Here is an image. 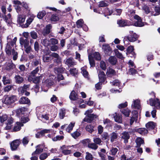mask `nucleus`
<instances>
[{"label": "nucleus", "mask_w": 160, "mask_h": 160, "mask_svg": "<svg viewBox=\"0 0 160 160\" xmlns=\"http://www.w3.org/2000/svg\"><path fill=\"white\" fill-rule=\"evenodd\" d=\"M7 120L6 122V126L5 127L6 130H9L11 129L12 125V124L13 123V119L10 116H8L7 115H3L2 116H0V122L3 123L6 120Z\"/></svg>", "instance_id": "obj_1"}, {"label": "nucleus", "mask_w": 160, "mask_h": 160, "mask_svg": "<svg viewBox=\"0 0 160 160\" xmlns=\"http://www.w3.org/2000/svg\"><path fill=\"white\" fill-rule=\"evenodd\" d=\"M92 112V109L87 110L85 113V114L87 116L84 119L83 121L90 123L93 120L94 118H96V115L93 114H91Z\"/></svg>", "instance_id": "obj_2"}, {"label": "nucleus", "mask_w": 160, "mask_h": 160, "mask_svg": "<svg viewBox=\"0 0 160 160\" xmlns=\"http://www.w3.org/2000/svg\"><path fill=\"white\" fill-rule=\"evenodd\" d=\"M17 100L16 96L12 95L10 96H6L5 97L4 103L5 104H10L13 103Z\"/></svg>", "instance_id": "obj_3"}, {"label": "nucleus", "mask_w": 160, "mask_h": 160, "mask_svg": "<svg viewBox=\"0 0 160 160\" xmlns=\"http://www.w3.org/2000/svg\"><path fill=\"white\" fill-rule=\"evenodd\" d=\"M149 104L151 106H154L157 109L160 108V102L158 98L153 100L152 98L149 99Z\"/></svg>", "instance_id": "obj_4"}, {"label": "nucleus", "mask_w": 160, "mask_h": 160, "mask_svg": "<svg viewBox=\"0 0 160 160\" xmlns=\"http://www.w3.org/2000/svg\"><path fill=\"white\" fill-rule=\"evenodd\" d=\"M21 143L19 139H16L10 143V147L12 150H16Z\"/></svg>", "instance_id": "obj_5"}, {"label": "nucleus", "mask_w": 160, "mask_h": 160, "mask_svg": "<svg viewBox=\"0 0 160 160\" xmlns=\"http://www.w3.org/2000/svg\"><path fill=\"white\" fill-rule=\"evenodd\" d=\"M33 77L32 75L29 76L28 78V81H32L33 83L38 84L40 82V80L42 77V75H41L40 76L36 77L34 78Z\"/></svg>", "instance_id": "obj_6"}, {"label": "nucleus", "mask_w": 160, "mask_h": 160, "mask_svg": "<svg viewBox=\"0 0 160 160\" xmlns=\"http://www.w3.org/2000/svg\"><path fill=\"white\" fill-rule=\"evenodd\" d=\"M134 18L137 20L134 24V25L137 27H142L144 26L143 23L142 22L140 18L137 15H135L134 17Z\"/></svg>", "instance_id": "obj_7"}, {"label": "nucleus", "mask_w": 160, "mask_h": 160, "mask_svg": "<svg viewBox=\"0 0 160 160\" xmlns=\"http://www.w3.org/2000/svg\"><path fill=\"white\" fill-rule=\"evenodd\" d=\"M98 76L100 81L104 83H106L107 82L106 80V75L103 71H100Z\"/></svg>", "instance_id": "obj_8"}, {"label": "nucleus", "mask_w": 160, "mask_h": 160, "mask_svg": "<svg viewBox=\"0 0 160 160\" xmlns=\"http://www.w3.org/2000/svg\"><path fill=\"white\" fill-rule=\"evenodd\" d=\"M44 146L42 145H38L36 147L35 151L32 152V155H34L35 154H39L42 152L43 151Z\"/></svg>", "instance_id": "obj_9"}, {"label": "nucleus", "mask_w": 160, "mask_h": 160, "mask_svg": "<svg viewBox=\"0 0 160 160\" xmlns=\"http://www.w3.org/2000/svg\"><path fill=\"white\" fill-rule=\"evenodd\" d=\"M130 33L132 34L130 37H127V39L131 42H134L136 41L138 38V36L135 33H133L132 31H130Z\"/></svg>", "instance_id": "obj_10"}, {"label": "nucleus", "mask_w": 160, "mask_h": 160, "mask_svg": "<svg viewBox=\"0 0 160 160\" xmlns=\"http://www.w3.org/2000/svg\"><path fill=\"white\" fill-rule=\"evenodd\" d=\"M76 63L73 59L72 58H70L67 59L65 62L66 64L70 67L75 65Z\"/></svg>", "instance_id": "obj_11"}, {"label": "nucleus", "mask_w": 160, "mask_h": 160, "mask_svg": "<svg viewBox=\"0 0 160 160\" xmlns=\"http://www.w3.org/2000/svg\"><path fill=\"white\" fill-rule=\"evenodd\" d=\"M23 124L22 123L17 122L15 124L12 130V131L15 132L19 131L21 129V127L23 126Z\"/></svg>", "instance_id": "obj_12"}, {"label": "nucleus", "mask_w": 160, "mask_h": 160, "mask_svg": "<svg viewBox=\"0 0 160 160\" xmlns=\"http://www.w3.org/2000/svg\"><path fill=\"white\" fill-rule=\"evenodd\" d=\"M102 49L104 50L105 53L107 55L110 54L111 49L108 44H104L102 46Z\"/></svg>", "instance_id": "obj_13"}, {"label": "nucleus", "mask_w": 160, "mask_h": 160, "mask_svg": "<svg viewBox=\"0 0 160 160\" xmlns=\"http://www.w3.org/2000/svg\"><path fill=\"white\" fill-rule=\"evenodd\" d=\"M140 101L139 99L134 100L133 103L132 105V108L136 109H139L140 108Z\"/></svg>", "instance_id": "obj_14"}, {"label": "nucleus", "mask_w": 160, "mask_h": 160, "mask_svg": "<svg viewBox=\"0 0 160 160\" xmlns=\"http://www.w3.org/2000/svg\"><path fill=\"white\" fill-rule=\"evenodd\" d=\"M52 26L51 24L47 25L45 28L43 30L42 33L43 35L46 36L50 32V30L52 28Z\"/></svg>", "instance_id": "obj_15"}, {"label": "nucleus", "mask_w": 160, "mask_h": 160, "mask_svg": "<svg viewBox=\"0 0 160 160\" xmlns=\"http://www.w3.org/2000/svg\"><path fill=\"white\" fill-rule=\"evenodd\" d=\"M116 74L115 71L112 68H109L107 69L106 74L108 77H112L115 75Z\"/></svg>", "instance_id": "obj_16"}, {"label": "nucleus", "mask_w": 160, "mask_h": 160, "mask_svg": "<svg viewBox=\"0 0 160 160\" xmlns=\"http://www.w3.org/2000/svg\"><path fill=\"white\" fill-rule=\"evenodd\" d=\"M19 41L21 45L24 46V48L29 46V42L27 39H24L23 38H21Z\"/></svg>", "instance_id": "obj_17"}, {"label": "nucleus", "mask_w": 160, "mask_h": 160, "mask_svg": "<svg viewBox=\"0 0 160 160\" xmlns=\"http://www.w3.org/2000/svg\"><path fill=\"white\" fill-rule=\"evenodd\" d=\"M19 102L21 104H28L30 103V101L27 97H23L20 99Z\"/></svg>", "instance_id": "obj_18"}, {"label": "nucleus", "mask_w": 160, "mask_h": 160, "mask_svg": "<svg viewBox=\"0 0 160 160\" xmlns=\"http://www.w3.org/2000/svg\"><path fill=\"white\" fill-rule=\"evenodd\" d=\"M29 85H24L23 87H21L19 89V93L20 92L21 94L24 93V92L28 90L29 87Z\"/></svg>", "instance_id": "obj_19"}, {"label": "nucleus", "mask_w": 160, "mask_h": 160, "mask_svg": "<svg viewBox=\"0 0 160 160\" xmlns=\"http://www.w3.org/2000/svg\"><path fill=\"white\" fill-rule=\"evenodd\" d=\"M119 26L121 27H123L127 26L129 25V24L128 22L126 20H121L117 22Z\"/></svg>", "instance_id": "obj_20"}, {"label": "nucleus", "mask_w": 160, "mask_h": 160, "mask_svg": "<svg viewBox=\"0 0 160 160\" xmlns=\"http://www.w3.org/2000/svg\"><path fill=\"white\" fill-rule=\"evenodd\" d=\"M155 126V123L152 122H149L146 124V127L149 130L154 129Z\"/></svg>", "instance_id": "obj_21"}, {"label": "nucleus", "mask_w": 160, "mask_h": 160, "mask_svg": "<svg viewBox=\"0 0 160 160\" xmlns=\"http://www.w3.org/2000/svg\"><path fill=\"white\" fill-rule=\"evenodd\" d=\"M122 138L124 139V142L127 143L128 139L129 138V135L128 132H124L122 133Z\"/></svg>", "instance_id": "obj_22"}, {"label": "nucleus", "mask_w": 160, "mask_h": 160, "mask_svg": "<svg viewBox=\"0 0 160 160\" xmlns=\"http://www.w3.org/2000/svg\"><path fill=\"white\" fill-rule=\"evenodd\" d=\"M116 115L114 116V118L115 122L119 123H122V119L121 115L117 114L115 113Z\"/></svg>", "instance_id": "obj_23"}, {"label": "nucleus", "mask_w": 160, "mask_h": 160, "mask_svg": "<svg viewBox=\"0 0 160 160\" xmlns=\"http://www.w3.org/2000/svg\"><path fill=\"white\" fill-rule=\"evenodd\" d=\"M81 73L83 76L86 78L88 79L89 75L88 72L86 70V67L85 66L81 68Z\"/></svg>", "instance_id": "obj_24"}, {"label": "nucleus", "mask_w": 160, "mask_h": 160, "mask_svg": "<svg viewBox=\"0 0 160 160\" xmlns=\"http://www.w3.org/2000/svg\"><path fill=\"white\" fill-rule=\"evenodd\" d=\"M14 78L16 83L18 84L21 83L24 80L23 78L19 75H16Z\"/></svg>", "instance_id": "obj_25"}, {"label": "nucleus", "mask_w": 160, "mask_h": 160, "mask_svg": "<svg viewBox=\"0 0 160 160\" xmlns=\"http://www.w3.org/2000/svg\"><path fill=\"white\" fill-rule=\"evenodd\" d=\"M54 84V82L51 79H47L44 82V85L45 86L48 87V88L49 87L53 85Z\"/></svg>", "instance_id": "obj_26"}, {"label": "nucleus", "mask_w": 160, "mask_h": 160, "mask_svg": "<svg viewBox=\"0 0 160 160\" xmlns=\"http://www.w3.org/2000/svg\"><path fill=\"white\" fill-rule=\"evenodd\" d=\"M134 112L135 115L133 116H132L130 120V124L132 125L135 121H136L137 119V114L138 113L137 111H135L132 112V113Z\"/></svg>", "instance_id": "obj_27"}, {"label": "nucleus", "mask_w": 160, "mask_h": 160, "mask_svg": "<svg viewBox=\"0 0 160 160\" xmlns=\"http://www.w3.org/2000/svg\"><path fill=\"white\" fill-rule=\"evenodd\" d=\"M35 17L33 15H32L31 18H29L27 20L26 23L25 24L24 27L25 28H27L28 27L30 24L32 22L33 20V18Z\"/></svg>", "instance_id": "obj_28"}, {"label": "nucleus", "mask_w": 160, "mask_h": 160, "mask_svg": "<svg viewBox=\"0 0 160 160\" xmlns=\"http://www.w3.org/2000/svg\"><path fill=\"white\" fill-rule=\"evenodd\" d=\"M2 82L4 85L10 84L11 82V80L8 78L6 76H3L2 78Z\"/></svg>", "instance_id": "obj_29"}, {"label": "nucleus", "mask_w": 160, "mask_h": 160, "mask_svg": "<svg viewBox=\"0 0 160 160\" xmlns=\"http://www.w3.org/2000/svg\"><path fill=\"white\" fill-rule=\"evenodd\" d=\"M50 40L45 38L42 40L41 43L45 47H48L50 44Z\"/></svg>", "instance_id": "obj_30"}, {"label": "nucleus", "mask_w": 160, "mask_h": 160, "mask_svg": "<svg viewBox=\"0 0 160 160\" xmlns=\"http://www.w3.org/2000/svg\"><path fill=\"white\" fill-rule=\"evenodd\" d=\"M65 70V68L62 67L55 68H54V72L56 74H58L59 73H62Z\"/></svg>", "instance_id": "obj_31"}, {"label": "nucleus", "mask_w": 160, "mask_h": 160, "mask_svg": "<svg viewBox=\"0 0 160 160\" xmlns=\"http://www.w3.org/2000/svg\"><path fill=\"white\" fill-rule=\"evenodd\" d=\"M137 132L142 135H145L148 132V130L144 128H139L137 130Z\"/></svg>", "instance_id": "obj_32"}, {"label": "nucleus", "mask_w": 160, "mask_h": 160, "mask_svg": "<svg viewBox=\"0 0 160 160\" xmlns=\"http://www.w3.org/2000/svg\"><path fill=\"white\" fill-rule=\"evenodd\" d=\"M11 15L10 13L8 14L7 16L5 15L3 16L4 20L8 24H9L11 22Z\"/></svg>", "instance_id": "obj_33"}, {"label": "nucleus", "mask_w": 160, "mask_h": 160, "mask_svg": "<svg viewBox=\"0 0 160 160\" xmlns=\"http://www.w3.org/2000/svg\"><path fill=\"white\" fill-rule=\"evenodd\" d=\"M118 137V134L117 133L115 132L112 133L110 135L111 142H113Z\"/></svg>", "instance_id": "obj_34"}, {"label": "nucleus", "mask_w": 160, "mask_h": 160, "mask_svg": "<svg viewBox=\"0 0 160 160\" xmlns=\"http://www.w3.org/2000/svg\"><path fill=\"white\" fill-rule=\"evenodd\" d=\"M109 62L111 64L114 65L117 62V59L115 57L111 56L109 58Z\"/></svg>", "instance_id": "obj_35"}, {"label": "nucleus", "mask_w": 160, "mask_h": 160, "mask_svg": "<svg viewBox=\"0 0 160 160\" xmlns=\"http://www.w3.org/2000/svg\"><path fill=\"white\" fill-rule=\"evenodd\" d=\"M52 60L50 55L49 56L43 55L42 57V60L44 62H48Z\"/></svg>", "instance_id": "obj_36"}, {"label": "nucleus", "mask_w": 160, "mask_h": 160, "mask_svg": "<svg viewBox=\"0 0 160 160\" xmlns=\"http://www.w3.org/2000/svg\"><path fill=\"white\" fill-rule=\"evenodd\" d=\"M84 25V22L82 19H80L76 22V26L78 28H82Z\"/></svg>", "instance_id": "obj_37"}, {"label": "nucleus", "mask_w": 160, "mask_h": 160, "mask_svg": "<svg viewBox=\"0 0 160 160\" xmlns=\"http://www.w3.org/2000/svg\"><path fill=\"white\" fill-rule=\"evenodd\" d=\"M69 98L71 100H75L77 98V95L75 92L72 91L69 96Z\"/></svg>", "instance_id": "obj_38"}, {"label": "nucleus", "mask_w": 160, "mask_h": 160, "mask_svg": "<svg viewBox=\"0 0 160 160\" xmlns=\"http://www.w3.org/2000/svg\"><path fill=\"white\" fill-rule=\"evenodd\" d=\"M75 122H71L68 125V127L66 128V131L68 132H70L72 130L73 127L75 125Z\"/></svg>", "instance_id": "obj_39"}, {"label": "nucleus", "mask_w": 160, "mask_h": 160, "mask_svg": "<svg viewBox=\"0 0 160 160\" xmlns=\"http://www.w3.org/2000/svg\"><path fill=\"white\" fill-rule=\"evenodd\" d=\"M59 19L58 16L56 14H52L50 18V20L52 22L57 21L59 20Z\"/></svg>", "instance_id": "obj_40"}, {"label": "nucleus", "mask_w": 160, "mask_h": 160, "mask_svg": "<svg viewBox=\"0 0 160 160\" xmlns=\"http://www.w3.org/2000/svg\"><path fill=\"white\" fill-rule=\"evenodd\" d=\"M88 147L94 150H96L98 147L95 143L92 142L88 144Z\"/></svg>", "instance_id": "obj_41"}, {"label": "nucleus", "mask_w": 160, "mask_h": 160, "mask_svg": "<svg viewBox=\"0 0 160 160\" xmlns=\"http://www.w3.org/2000/svg\"><path fill=\"white\" fill-rule=\"evenodd\" d=\"M85 160H93L94 158L92 155L88 152H86Z\"/></svg>", "instance_id": "obj_42"}, {"label": "nucleus", "mask_w": 160, "mask_h": 160, "mask_svg": "<svg viewBox=\"0 0 160 160\" xmlns=\"http://www.w3.org/2000/svg\"><path fill=\"white\" fill-rule=\"evenodd\" d=\"M25 17L24 16L19 15L18 16L17 21L20 23L23 22L25 21Z\"/></svg>", "instance_id": "obj_43"}, {"label": "nucleus", "mask_w": 160, "mask_h": 160, "mask_svg": "<svg viewBox=\"0 0 160 160\" xmlns=\"http://www.w3.org/2000/svg\"><path fill=\"white\" fill-rule=\"evenodd\" d=\"M15 67V65L12 62V61H11L10 62L8 63L7 64V66H6V69L7 70H9L11 69H13Z\"/></svg>", "instance_id": "obj_44"}, {"label": "nucleus", "mask_w": 160, "mask_h": 160, "mask_svg": "<svg viewBox=\"0 0 160 160\" xmlns=\"http://www.w3.org/2000/svg\"><path fill=\"white\" fill-rule=\"evenodd\" d=\"M114 52L115 54V55L118 58L122 59L123 58V57L122 53H120L118 49H115L114 50Z\"/></svg>", "instance_id": "obj_45"}, {"label": "nucleus", "mask_w": 160, "mask_h": 160, "mask_svg": "<svg viewBox=\"0 0 160 160\" xmlns=\"http://www.w3.org/2000/svg\"><path fill=\"white\" fill-rule=\"evenodd\" d=\"M136 142L137 144V147H139L142 144L144 143L143 140L140 138H138L136 140Z\"/></svg>", "instance_id": "obj_46"}, {"label": "nucleus", "mask_w": 160, "mask_h": 160, "mask_svg": "<svg viewBox=\"0 0 160 160\" xmlns=\"http://www.w3.org/2000/svg\"><path fill=\"white\" fill-rule=\"evenodd\" d=\"M46 13V12L45 11L40 12L37 15V17L40 19H41L45 15Z\"/></svg>", "instance_id": "obj_47"}, {"label": "nucleus", "mask_w": 160, "mask_h": 160, "mask_svg": "<svg viewBox=\"0 0 160 160\" xmlns=\"http://www.w3.org/2000/svg\"><path fill=\"white\" fill-rule=\"evenodd\" d=\"M11 48L9 45H7L5 51L6 53L8 55H10L11 53Z\"/></svg>", "instance_id": "obj_48"}, {"label": "nucleus", "mask_w": 160, "mask_h": 160, "mask_svg": "<svg viewBox=\"0 0 160 160\" xmlns=\"http://www.w3.org/2000/svg\"><path fill=\"white\" fill-rule=\"evenodd\" d=\"M122 112L126 117H129L131 111L128 109L122 110Z\"/></svg>", "instance_id": "obj_49"}, {"label": "nucleus", "mask_w": 160, "mask_h": 160, "mask_svg": "<svg viewBox=\"0 0 160 160\" xmlns=\"http://www.w3.org/2000/svg\"><path fill=\"white\" fill-rule=\"evenodd\" d=\"M50 155L49 153H48V154L46 153H44L41 154L39 156V158L40 159L42 160H43L46 159L48 157V156H49Z\"/></svg>", "instance_id": "obj_50"}, {"label": "nucleus", "mask_w": 160, "mask_h": 160, "mask_svg": "<svg viewBox=\"0 0 160 160\" xmlns=\"http://www.w3.org/2000/svg\"><path fill=\"white\" fill-rule=\"evenodd\" d=\"M12 53L13 56L12 58L13 60H16L18 57V54L17 52H15L14 50V49H13L12 50Z\"/></svg>", "instance_id": "obj_51"}, {"label": "nucleus", "mask_w": 160, "mask_h": 160, "mask_svg": "<svg viewBox=\"0 0 160 160\" xmlns=\"http://www.w3.org/2000/svg\"><path fill=\"white\" fill-rule=\"evenodd\" d=\"M88 59L90 64L91 67H93L95 65V63L93 58L92 57L91 55H89Z\"/></svg>", "instance_id": "obj_52"}, {"label": "nucleus", "mask_w": 160, "mask_h": 160, "mask_svg": "<svg viewBox=\"0 0 160 160\" xmlns=\"http://www.w3.org/2000/svg\"><path fill=\"white\" fill-rule=\"evenodd\" d=\"M94 143H95L96 145L97 144H98V145H101L102 144H101V142H102V141L100 138H93V140Z\"/></svg>", "instance_id": "obj_53"}, {"label": "nucleus", "mask_w": 160, "mask_h": 160, "mask_svg": "<svg viewBox=\"0 0 160 160\" xmlns=\"http://www.w3.org/2000/svg\"><path fill=\"white\" fill-rule=\"evenodd\" d=\"M94 127L91 125H87L86 127V130L87 131H88L90 133H92L94 131L93 129Z\"/></svg>", "instance_id": "obj_54"}, {"label": "nucleus", "mask_w": 160, "mask_h": 160, "mask_svg": "<svg viewBox=\"0 0 160 160\" xmlns=\"http://www.w3.org/2000/svg\"><path fill=\"white\" fill-rule=\"evenodd\" d=\"M112 85L113 86H116L120 87L121 84V83L118 80H115L112 82Z\"/></svg>", "instance_id": "obj_55"}, {"label": "nucleus", "mask_w": 160, "mask_h": 160, "mask_svg": "<svg viewBox=\"0 0 160 160\" xmlns=\"http://www.w3.org/2000/svg\"><path fill=\"white\" fill-rule=\"evenodd\" d=\"M80 135V133L77 131L74 132L73 133H71V135L74 138H76L79 137Z\"/></svg>", "instance_id": "obj_56"}, {"label": "nucleus", "mask_w": 160, "mask_h": 160, "mask_svg": "<svg viewBox=\"0 0 160 160\" xmlns=\"http://www.w3.org/2000/svg\"><path fill=\"white\" fill-rule=\"evenodd\" d=\"M25 51L27 53H29L33 52L32 49L30 46L25 48Z\"/></svg>", "instance_id": "obj_57"}, {"label": "nucleus", "mask_w": 160, "mask_h": 160, "mask_svg": "<svg viewBox=\"0 0 160 160\" xmlns=\"http://www.w3.org/2000/svg\"><path fill=\"white\" fill-rule=\"evenodd\" d=\"M133 50L134 48L133 46H130L127 49V51L129 53V54L131 53L132 54H133L134 53V52H133Z\"/></svg>", "instance_id": "obj_58"}, {"label": "nucleus", "mask_w": 160, "mask_h": 160, "mask_svg": "<svg viewBox=\"0 0 160 160\" xmlns=\"http://www.w3.org/2000/svg\"><path fill=\"white\" fill-rule=\"evenodd\" d=\"M29 141V139L28 137H24L22 140V143L24 145L27 144Z\"/></svg>", "instance_id": "obj_59"}, {"label": "nucleus", "mask_w": 160, "mask_h": 160, "mask_svg": "<svg viewBox=\"0 0 160 160\" xmlns=\"http://www.w3.org/2000/svg\"><path fill=\"white\" fill-rule=\"evenodd\" d=\"M64 137L62 136H57L56 137H54L52 139L54 141H56L58 140H60L63 139Z\"/></svg>", "instance_id": "obj_60"}, {"label": "nucleus", "mask_w": 160, "mask_h": 160, "mask_svg": "<svg viewBox=\"0 0 160 160\" xmlns=\"http://www.w3.org/2000/svg\"><path fill=\"white\" fill-rule=\"evenodd\" d=\"M118 151V149L116 148H112L110 150L111 155H115Z\"/></svg>", "instance_id": "obj_61"}, {"label": "nucleus", "mask_w": 160, "mask_h": 160, "mask_svg": "<svg viewBox=\"0 0 160 160\" xmlns=\"http://www.w3.org/2000/svg\"><path fill=\"white\" fill-rule=\"evenodd\" d=\"M50 42L51 44L53 45L57 44L58 43V40L54 38H51L50 39Z\"/></svg>", "instance_id": "obj_62"}, {"label": "nucleus", "mask_w": 160, "mask_h": 160, "mask_svg": "<svg viewBox=\"0 0 160 160\" xmlns=\"http://www.w3.org/2000/svg\"><path fill=\"white\" fill-rule=\"evenodd\" d=\"M65 110L64 109H61L59 112L60 118L62 119L64 117L65 114Z\"/></svg>", "instance_id": "obj_63"}, {"label": "nucleus", "mask_w": 160, "mask_h": 160, "mask_svg": "<svg viewBox=\"0 0 160 160\" xmlns=\"http://www.w3.org/2000/svg\"><path fill=\"white\" fill-rule=\"evenodd\" d=\"M107 3H105L103 1H101L99 2L98 6L99 7H106L108 5Z\"/></svg>", "instance_id": "obj_64"}]
</instances>
